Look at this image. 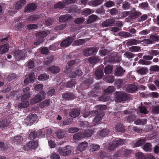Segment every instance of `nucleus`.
<instances>
[{
    "label": "nucleus",
    "instance_id": "1",
    "mask_svg": "<svg viewBox=\"0 0 159 159\" xmlns=\"http://www.w3.org/2000/svg\"><path fill=\"white\" fill-rule=\"evenodd\" d=\"M23 91L24 94L21 98L22 103H20L18 105V107L22 108L27 107L30 105L29 101L25 102V100L28 99L30 96V88L26 87L23 89Z\"/></svg>",
    "mask_w": 159,
    "mask_h": 159
},
{
    "label": "nucleus",
    "instance_id": "2",
    "mask_svg": "<svg viewBox=\"0 0 159 159\" xmlns=\"http://www.w3.org/2000/svg\"><path fill=\"white\" fill-rule=\"evenodd\" d=\"M46 95V93L44 91L39 92L35 95L31 99L30 102V103L31 104H34L39 103L45 98Z\"/></svg>",
    "mask_w": 159,
    "mask_h": 159
},
{
    "label": "nucleus",
    "instance_id": "3",
    "mask_svg": "<svg viewBox=\"0 0 159 159\" xmlns=\"http://www.w3.org/2000/svg\"><path fill=\"white\" fill-rule=\"evenodd\" d=\"M71 148L69 145L63 147L59 148L57 150V152L61 156H66L70 154L72 152Z\"/></svg>",
    "mask_w": 159,
    "mask_h": 159
},
{
    "label": "nucleus",
    "instance_id": "4",
    "mask_svg": "<svg viewBox=\"0 0 159 159\" xmlns=\"http://www.w3.org/2000/svg\"><path fill=\"white\" fill-rule=\"evenodd\" d=\"M125 143L124 140L120 139H115L112 143H110L109 146H107V148L110 150H113L116 147L124 144Z\"/></svg>",
    "mask_w": 159,
    "mask_h": 159
},
{
    "label": "nucleus",
    "instance_id": "5",
    "mask_svg": "<svg viewBox=\"0 0 159 159\" xmlns=\"http://www.w3.org/2000/svg\"><path fill=\"white\" fill-rule=\"evenodd\" d=\"M116 98V100L118 102L125 101L128 99V96L122 91L116 92L115 93Z\"/></svg>",
    "mask_w": 159,
    "mask_h": 159
},
{
    "label": "nucleus",
    "instance_id": "6",
    "mask_svg": "<svg viewBox=\"0 0 159 159\" xmlns=\"http://www.w3.org/2000/svg\"><path fill=\"white\" fill-rule=\"evenodd\" d=\"M37 116L35 114H32L28 116L24 120V122L26 126L31 125L33 123L36 121Z\"/></svg>",
    "mask_w": 159,
    "mask_h": 159
},
{
    "label": "nucleus",
    "instance_id": "7",
    "mask_svg": "<svg viewBox=\"0 0 159 159\" xmlns=\"http://www.w3.org/2000/svg\"><path fill=\"white\" fill-rule=\"evenodd\" d=\"M13 52L14 56L17 60L22 59L25 56V53L24 51L15 50Z\"/></svg>",
    "mask_w": 159,
    "mask_h": 159
},
{
    "label": "nucleus",
    "instance_id": "8",
    "mask_svg": "<svg viewBox=\"0 0 159 159\" xmlns=\"http://www.w3.org/2000/svg\"><path fill=\"white\" fill-rule=\"evenodd\" d=\"M38 140L30 141L24 147V149L25 150H28L30 149H34L38 146Z\"/></svg>",
    "mask_w": 159,
    "mask_h": 159
},
{
    "label": "nucleus",
    "instance_id": "9",
    "mask_svg": "<svg viewBox=\"0 0 159 159\" xmlns=\"http://www.w3.org/2000/svg\"><path fill=\"white\" fill-rule=\"evenodd\" d=\"M98 51V49L96 48H90L85 49L84 52V55L86 56H89L90 55H95Z\"/></svg>",
    "mask_w": 159,
    "mask_h": 159
},
{
    "label": "nucleus",
    "instance_id": "10",
    "mask_svg": "<svg viewBox=\"0 0 159 159\" xmlns=\"http://www.w3.org/2000/svg\"><path fill=\"white\" fill-rule=\"evenodd\" d=\"M74 37H69L63 40L61 43V46L62 47H66L69 46L73 42Z\"/></svg>",
    "mask_w": 159,
    "mask_h": 159
},
{
    "label": "nucleus",
    "instance_id": "11",
    "mask_svg": "<svg viewBox=\"0 0 159 159\" xmlns=\"http://www.w3.org/2000/svg\"><path fill=\"white\" fill-rule=\"evenodd\" d=\"M131 153L132 151L131 150L122 148L118 152L119 154H116L115 155V156H118L120 154L124 155L126 157L129 156L131 154Z\"/></svg>",
    "mask_w": 159,
    "mask_h": 159
},
{
    "label": "nucleus",
    "instance_id": "12",
    "mask_svg": "<svg viewBox=\"0 0 159 159\" xmlns=\"http://www.w3.org/2000/svg\"><path fill=\"white\" fill-rule=\"evenodd\" d=\"M35 79L34 73H31L29 75V79L27 77L26 78L24 83L25 84L27 85L29 84V81L31 83H33L34 82Z\"/></svg>",
    "mask_w": 159,
    "mask_h": 159
},
{
    "label": "nucleus",
    "instance_id": "13",
    "mask_svg": "<svg viewBox=\"0 0 159 159\" xmlns=\"http://www.w3.org/2000/svg\"><path fill=\"white\" fill-rule=\"evenodd\" d=\"M88 145V143L86 142H83L80 144L77 148L76 150L79 152L84 151Z\"/></svg>",
    "mask_w": 159,
    "mask_h": 159
},
{
    "label": "nucleus",
    "instance_id": "14",
    "mask_svg": "<svg viewBox=\"0 0 159 159\" xmlns=\"http://www.w3.org/2000/svg\"><path fill=\"white\" fill-rule=\"evenodd\" d=\"M125 70L121 67H119L117 68L115 70V75L118 76H121L124 74Z\"/></svg>",
    "mask_w": 159,
    "mask_h": 159
},
{
    "label": "nucleus",
    "instance_id": "15",
    "mask_svg": "<svg viewBox=\"0 0 159 159\" xmlns=\"http://www.w3.org/2000/svg\"><path fill=\"white\" fill-rule=\"evenodd\" d=\"M82 131L83 138L84 137H89L92 136L93 133V130H82Z\"/></svg>",
    "mask_w": 159,
    "mask_h": 159
},
{
    "label": "nucleus",
    "instance_id": "16",
    "mask_svg": "<svg viewBox=\"0 0 159 159\" xmlns=\"http://www.w3.org/2000/svg\"><path fill=\"white\" fill-rule=\"evenodd\" d=\"M36 8L35 5L34 4H30L25 8V11L27 12H32L34 11Z\"/></svg>",
    "mask_w": 159,
    "mask_h": 159
},
{
    "label": "nucleus",
    "instance_id": "17",
    "mask_svg": "<svg viewBox=\"0 0 159 159\" xmlns=\"http://www.w3.org/2000/svg\"><path fill=\"white\" fill-rule=\"evenodd\" d=\"M80 114V111L78 109H74L70 113V116L73 118H75L78 116Z\"/></svg>",
    "mask_w": 159,
    "mask_h": 159
},
{
    "label": "nucleus",
    "instance_id": "18",
    "mask_svg": "<svg viewBox=\"0 0 159 159\" xmlns=\"http://www.w3.org/2000/svg\"><path fill=\"white\" fill-rule=\"evenodd\" d=\"M9 48V45L7 44L0 46V53L3 54L7 52Z\"/></svg>",
    "mask_w": 159,
    "mask_h": 159
},
{
    "label": "nucleus",
    "instance_id": "19",
    "mask_svg": "<svg viewBox=\"0 0 159 159\" xmlns=\"http://www.w3.org/2000/svg\"><path fill=\"white\" fill-rule=\"evenodd\" d=\"M88 61L90 63L93 64L100 62V60L99 57L95 56L90 57L88 59Z\"/></svg>",
    "mask_w": 159,
    "mask_h": 159
},
{
    "label": "nucleus",
    "instance_id": "20",
    "mask_svg": "<svg viewBox=\"0 0 159 159\" xmlns=\"http://www.w3.org/2000/svg\"><path fill=\"white\" fill-rule=\"evenodd\" d=\"M70 19H71V16L70 15H65L61 16L59 20L61 22H63Z\"/></svg>",
    "mask_w": 159,
    "mask_h": 159
},
{
    "label": "nucleus",
    "instance_id": "21",
    "mask_svg": "<svg viewBox=\"0 0 159 159\" xmlns=\"http://www.w3.org/2000/svg\"><path fill=\"white\" fill-rule=\"evenodd\" d=\"M103 2V0H94L90 1L88 4L90 6H97L99 5Z\"/></svg>",
    "mask_w": 159,
    "mask_h": 159
},
{
    "label": "nucleus",
    "instance_id": "22",
    "mask_svg": "<svg viewBox=\"0 0 159 159\" xmlns=\"http://www.w3.org/2000/svg\"><path fill=\"white\" fill-rule=\"evenodd\" d=\"M26 3L25 0H20L17 2L15 4L16 8V9H19L21 8Z\"/></svg>",
    "mask_w": 159,
    "mask_h": 159
},
{
    "label": "nucleus",
    "instance_id": "23",
    "mask_svg": "<svg viewBox=\"0 0 159 159\" xmlns=\"http://www.w3.org/2000/svg\"><path fill=\"white\" fill-rule=\"evenodd\" d=\"M50 72L53 73H57L60 71V69L57 66H53L48 68Z\"/></svg>",
    "mask_w": 159,
    "mask_h": 159
},
{
    "label": "nucleus",
    "instance_id": "24",
    "mask_svg": "<svg viewBox=\"0 0 159 159\" xmlns=\"http://www.w3.org/2000/svg\"><path fill=\"white\" fill-rule=\"evenodd\" d=\"M140 43L141 41H138L134 39H132L127 41L126 44L128 45L131 46L139 44Z\"/></svg>",
    "mask_w": 159,
    "mask_h": 159
},
{
    "label": "nucleus",
    "instance_id": "25",
    "mask_svg": "<svg viewBox=\"0 0 159 159\" xmlns=\"http://www.w3.org/2000/svg\"><path fill=\"white\" fill-rule=\"evenodd\" d=\"M52 130H41L39 132L41 137H45V135L47 136L52 133Z\"/></svg>",
    "mask_w": 159,
    "mask_h": 159
},
{
    "label": "nucleus",
    "instance_id": "26",
    "mask_svg": "<svg viewBox=\"0 0 159 159\" xmlns=\"http://www.w3.org/2000/svg\"><path fill=\"white\" fill-rule=\"evenodd\" d=\"M148 72V69L146 68L139 67L137 70V72L141 75H145Z\"/></svg>",
    "mask_w": 159,
    "mask_h": 159
},
{
    "label": "nucleus",
    "instance_id": "27",
    "mask_svg": "<svg viewBox=\"0 0 159 159\" xmlns=\"http://www.w3.org/2000/svg\"><path fill=\"white\" fill-rule=\"evenodd\" d=\"M48 34L47 32H39L36 34V37L37 39H40L43 40L42 38L46 37Z\"/></svg>",
    "mask_w": 159,
    "mask_h": 159
},
{
    "label": "nucleus",
    "instance_id": "28",
    "mask_svg": "<svg viewBox=\"0 0 159 159\" xmlns=\"http://www.w3.org/2000/svg\"><path fill=\"white\" fill-rule=\"evenodd\" d=\"M23 140V138L20 136H17L14 137L13 139V141L14 143L16 144L20 143Z\"/></svg>",
    "mask_w": 159,
    "mask_h": 159
},
{
    "label": "nucleus",
    "instance_id": "29",
    "mask_svg": "<svg viewBox=\"0 0 159 159\" xmlns=\"http://www.w3.org/2000/svg\"><path fill=\"white\" fill-rule=\"evenodd\" d=\"M73 138L75 140H79L83 138L82 132H78L75 133L73 136Z\"/></svg>",
    "mask_w": 159,
    "mask_h": 159
},
{
    "label": "nucleus",
    "instance_id": "30",
    "mask_svg": "<svg viewBox=\"0 0 159 159\" xmlns=\"http://www.w3.org/2000/svg\"><path fill=\"white\" fill-rule=\"evenodd\" d=\"M137 89V87L135 85H129L127 87L126 90L129 92L133 93Z\"/></svg>",
    "mask_w": 159,
    "mask_h": 159
},
{
    "label": "nucleus",
    "instance_id": "31",
    "mask_svg": "<svg viewBox=\"0 0 159 159\" xmlns=\"http://www.w3.org/2000/svg\"><path fill=\"white\" fill-rule=\"evenodd\" d=\"M98 16L95 15H92L90 16L88 19L87 22L88 24L91 23L96 20Z\"/></svg>",
    "mask_w": 159,
    "mask_h": 159
},
{
    "label": "nucleus",
    "instance_id": "32",
    "mask_svg": "<svg viewBox=\"0 0 159 159\" xmlns=\"http://www.w3.org/2000/svg\"><path fill=\"white\" fill-rule=\"evenodd\" d=\"M52 102L50 99H46L43 102H40L39 104V106L43 108L45 106H48Z\"/></svg>",
    "mask_w": 159,
    "mask_h": 159
},
{
    "label": "nucleus",
    "instance_id": "33",
    "mask_svg": "<svg viewBox=\"0 0 159 159\" xmlns=\"http://www.w3.org/2000/svg\"><path fill=\"white\" fill-rule=\"evenodd\" d=\"M95 75L97 79H101L103 75V72L101 70H97L95 72Z\"/></svg>",
    "mask_w": 159,
    "mask_h": 159
},
{
    "label": "nucleus",
    "instance_id": "34",
    "mask_svg": "<svg viewBox=\"0 0 159 159\" xmlns=\"http://www.w3.org/2000/svg\"><path fill=\"white\" fill-rule=\"evenodd\" d=\"M82 75V72L79 68H77L75 72L71 74L70 77L72 78H75L77 75Z\"/></svg>",
    "mask_w": 159,
    "mask_h": 159
},
{
    "label": "nucleus",
    "instance_id": "35",
    "mask_svg": "<svg viewBox=\"0 0 159 159\" xmlns=\"http://www.w3.org/2000/svg\"><path fill=\"white\" fill-rule=\"evenodd\" d=\"M9 123L7 121V120L4 119L0 121V129H2L5 127L7 126Z\"/></svg>",
    "mask_w": 159,
    "mask_h": 159
},
{
    "label": "nucleus",
    "instance_id": "36",
    "mask_svg": "<svg viewBox=\"0 0 159 159\" xmlns=\"http://www.w3.org/2000/svg\"><path fill=\"white\" fill-rule=\"evenodd\" d=\"M108 130H100L98 134V136L100 137L104 136L109 134Z\"/></svg>",
    "mask_w": 159,
    "mask_h": 159
},
{
    "label": "nucleus",
    "instance_id": "37",
    "mask_svg": "<svg viewBox=\"0 0 159 159\" xmlns=\"http://www.w3.org/2000/svg\"><path fill=\"white\" fill-rule=\"evenodd\" d=\"M112 66L111 65H107L104 69V72L106 74H109L112 72Z\"/></svg>",
    "mask_w": 159,
    "mask_h": 159
},
{
    "label": "nucleus",
    "instance_id": "38",
    "mask_svg": "<svg viewBox=\"0 0 159 159\" xmlns=\"http://www.w3.org/2000/svg\"><path fill=\"white\" fill-rule=\"evenodd\" d=\"M98 111H91L90 113L88 112H85L84 113L83 116L85 118H86L90 114L92 116H94L97 115L98 114Z\"/></svg>",
    "mask_w": 159,
    "mask_h": 159
},
{
    "label": "nucleus",
    "instance_id": "39",
    "mask_svg": "<svg viewBox=\"0 0 159 159\" xmlns=\"http://www.w3.org/2000/svg\"><path fill=\"white\" fill-rule=\"evenodd\" d=\"M56 134L58 138L61 139L64 136L65 133L64 130H59Z\"/></svg>",
    "mask_w": 159,
    "mask_h": 159
},
{
    "label": "nucleus",
    "instance_id": "40",
    "mask_svg": "<svg viewBox=\"0 0 159 159\" xmlns=\"http://www.w3.org/2000/svg\"><path fill=\"white\" fill-rule=\"evenodd\" d=\"M140 14V12L135 11L134 9V11L131 13L130 17L131 19H134L139 16Z\"/></svg>",
    "mask_w": 159,
    "mask_h": 159
},
{
    "label": "nucleus",
    "instance_id": "41",
    "mask_svg": "<svg viewBox=\"0 0 159 159\" xmlns=\"http://www.w3.org/2000/svg\"><path fill=\"white\" fill-rule=\"evenodd\" d=\"M62 97L63 98L66 99H74V96L70 93H67L64 94L62 95Z\"/></svg>",
    "mask_w": 159,
    "mask_h": 159
},
{
    "label": "nucleus",
    "instance_id": "42",
    "mask_svg": "<svg viewBox=\"0 0 159 159\" xmlns=\"http://www.w3.org/2000/svg\"><path fill=\"white\" fill-rule=\"evenodd\" d=\"M80 126L81 128H85L90 127L92 125H90L88 122L84 121L81 122L80 124Z\"/></svg>",
    "mask_w": 159,
    "mask_h": 159
},
{
    "label": "nucleus",
    "instance_id": "43",
    "mask_svg": "<svg viewBox=\"0 0 159 159\" xmlns=\"http://www.w3.org/2000/svg\"><path fill=\"white\" fill-rule=\"evenodd\" d=\"M115 90L114 86H110L104 91V93H111L113 92Z\"/></svg>",
    "mask_w": 159,
    "mask_h": 159
},
{
    "label": "nucleus",
    "instance_id": "44",
    "mask_svg": "<svg viewBox=\"0 0 159 159\" xmlns=\"http://www.w3.org/2000/svg\"><path fill=\"white\" fill-rule=\"evenodd\" d=\"M146 139H141L138 140L136 143L135 147H137L139 146L144 143L145 142Z\"/></svg>",
    "mask_w": 159,
    "mask_h": 159
},
{
    "label": "nucleus",
    "instance_id": "45",
    "mask_svg": "<svg viewBox=\"0 0 159 159\" xmlns=\"http://www.w3.org/2000/svg\"><path fill=\"white\" fill-rule=\"evenodd\" d=\"M143 149L146 152L149 151L152 149V146L150 143H147L143 147Z\"/></svg>",
    "mask_w": 159,
    "mask_h": 159
},
{
    "label": "nucleus",
    "instance_id": "46",
    "mask_svg": "<svg viewBox=\"0 0 159 159\" xmlns=\"http://www.w3.org/2000/svg\"><path fill=\"white\" fill-rule=\"evenodd\" d=\"M94 12L93 10L89 9H87L84 10L82 13V15L85 16H87L91 13H92Z\"/></svg>",
    "mask_w": 159,
    "mask_h": 159
},
{
    "label": "nucleus",
    "instance_id": "47",
    "mask_svg": "<svg viewBox=\"0 0 159 159\" xmlns=\"http://www.w3.org/2000/svg\"><path fill=\"white\" fill-rule=\"evenodd\" d=\"M147 120L146 119H142L140 120L138 119L136 120L135 121V123L136 125H144L146 123Z\"/></svg>",
    "mask_w": 159,
    "mask_h": 159
},
{
    "label": "nucleus",
    "instance_id": "48",
    "mask_svg": "<svg viewBox=\"0 0 159 159\" xmlns=\"http://www.w3.org/2000/svg\"><path fill=\"white\" fill-rule=\"evenodd\" d=\"M48 78V76H47L46 74H41L38 77V79L39 80H45Z\"/></svg>",
    "mask_w": 159,
    "mask_h": 159
},
{
    "label": "nucleus",
    "instance_id": "49",
    "mask_svg": "<svg viewBox=\"0 0 159 159\" xmlns=\"http://www.w3.org/2000/svg\"><path fill=\"white\" fill-rule=\"evenodd\" d=\"M140 49V47H139L134 46L130 47L129 48V50L131 52H136L139 51Z\"/></svg>",
    "mask_w": 159,
    "mask_h": 159
},
{
    "label": "nucleus",
    "instance_id": "50",
    "mask_svg": "<svg viewBox=\"0 0 159 159\" xmlns=\"http://www.w3.org/2000/svg\"><path fill=\"white\" fill-rule=\"evenodd\" d=\"M85 39H81L75 41L74 43L75 45H80L84 44L85 43Z\"/></svg>",
    "mask_w": 159,
    "mask_h": 159
},
{
    "label": "nucleus",
    "instance_id": "51",
    "mask_svg": "<svg viewBox=\"0 0 159 159\" xmlns=\"http://www.w3.org/2000/svg\"><path fill=\"white\" fill-rule=\"evenodd\" d=\"M119 35L124 38L128 37L130 36L131 34L129 33L122 31L119 33Z\"/></svg>",
    "mask_w": 159,
    "mask_h": 159
},
{
    "label": "nucleus",
    "instance_id": "52",
    "mask_svg": "<svg viewBox=\"0 0 159 159\" xmlns=\"http://www.w3.org/2000/svg\"><path fill=\"white\" fill-rule=\"evenodd\" d=\"M99 148L100 147L98 145H92L91 146L90 150L91 152H93L98 150Z\"/></svg>",
    "mask_w": 159,
    "mask_h": 159
},
{
    "label": "nucleus",
    "instance_id": "53",
    "mask_svg": "<svg viewBox=\"0 0 159 159\" xmlns=\"http://www.w3.org/2000/svg\"><path fill=\"white\" fill-rule=\"evenodd\" d=\"M135 156L137 159H145V157L144 156L143 154L141 152H137Z\"/></svg>",
    "mask_w": 159,
    "mask_h": 159
},
{
    "label": "nucleus",
    "instance_id": "54",
    "mask_svg": "<svg viewBox=\"0 0 159 159\" xmlns=\"http://www.w3.org/2000/svg\"><path fill=\"white\" fill-rule=\"evenodd\" d=\"M16 77V75L15 74H11L9 75L7 79L9 81H11L14 79Z\"/></svg>",
    "mask_w": 159,
    "mask_h": 159
},
{
    "label": "nucleus",
    "instance_id": "55",
    "mask_svg": "<svg viewBox=\"0 0 159 159\" xmlns=\"http://www.w3.org/2000/svg\"><path fill=\"white\" fill-rule=\"evenodd\" d=\"M102 119V116L101 115H98L94 118L93 122L96 123H99L100 122Z\"/></svg>",
    "mask_w": 159,
    "mask_h": 159
},
{
    "label": "nucleus",
    "instance_id": "56",
    "mask_svg": "<svg viewBox=\"0 0 159 159\" xmlns=\"http://www.w3.org/2000/svg\"><path fill=\"white\" fill-rule=\"evenodd\" d=\"M34 87L35 90L39 91L43 89V86L42 84H39L36 85Z\"/></svg>",
    "mask_w": 159,
    "mask_h": 159
},
{
    "label": "nucleus",
    "instance_id": "57",
    "mask_svg": "<svg viewBox=\"0 0 159 159\" xmlns=\"http://www.w3.org/2000/svg\"><path fill=\"white\" fill-rule=\"evenodd\" d=\"M75 63V61L73 60L68 62L66 65V69L68 70Z\"/></svg>",
    "mask_w": 159,
    "mask_h": 159
},
{
    "label": "nucleus",
    "instance_id": "58",
    "mask_svg": "<svg viewBox=\"0 0 159 159\" xmlns=\"http://www.w3.org/2000/svg\"><path fill=\"white\" fill-rule=\"evenodd\" d=\"M37 136V134L35 131H33L30 133L29 135V138L30 139L35 138Z\"/></svg>",
    "mask_w": 159,
    "mask_h": 159
},
{
    "label": "nucleus",
    "instance_id": "59",
    "mask_svg": "<svg viewBox=\"0 0 159 159\" xmlns=\"http://www.w3.org/2000/svg\"><path fill=\"white\" fill-rule=\"evenodd\" d=\"M148 53L150 55L152 56H157L159 54V52L155 50H152L149 51Z\"/></svg>",
    "mask_w": 159,
    "mask_h": 159
},
{
    "label": "nucleus",
    "instance_id": "60",
    "mask_svg": "<svg viewBox=\"0 0 159 159\" xmlns=\"http://www.w3.org/2000/svg\"><path fill=\"white\" fill-rule=\"evenodd\" d=\"M150 70L152 71H158L159 70V66L157 65L151 66L150 67Z\"/></svg>",
    "mask_w": 159,
    "mask_h": 159
},
{
    "label": "nucleus",
    "instance_id": "61",
    "mask_svg": "<svg viewBox=\"0 0 159 159\" xmlns=\"http://www.w3.org/2000/svg\"><path fill=\"white\" fill-rule=\"evenodd\" d=\"M84 20L85 18L83 17L77 18L75 20V22L77 24H79L83 23Z\"/></svg>",
    "mask_w": 159,
    "mask_h": 159
},
{
    "label": "nucleus",
    "instance_id": "62",
    "mask_svg": "<svg viewBox=\"0 0 159 159\" xmlns=\"http://www.w3.org/2000/svg\"><path fill=\"white\" fill-rule=\"evenodd\" d=\"M104 5L107 7L109 8L113 6L114 5V3L112 1H108Z\"/></svg>",
    "mask_w": 159,
    "mask_h": 159
},
{
    "label": "nucleus",
    "instance_id": "63",
    "mask_svg": "<svg viewBox=\"0 0 159 159\" xmlns=\"http://www.w3.org/2000/svg\"><path fill=\"white\" fill-rule=\"evenodd\" d=\"M59 155L56 153H53L51 155V159H59L60 158Z\"/></svg>",
    "mask_w": 159,
    "mask_h": 159
},
{
    "label": "nucleus",
    "instance_id": "64",
    "mask_svg": "<svg viewBox=\"0 0 159 159\" xmlns=\"http://www.w3.org/2000/svg\"><path fill=\"white\" fill-rule=\"evenodd\" d=\"M139 109L140 111L142 113L146 114L148 112V111L147 110L146 108L143 106L139 107Z\"/></svg>",
    "mask_w": 159,
    "mask_h": 159
}]
</instances>
